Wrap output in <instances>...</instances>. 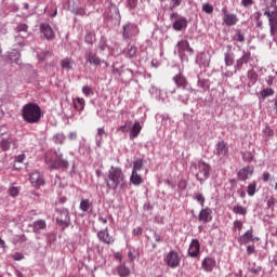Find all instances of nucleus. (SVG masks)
<instances>
[{
  "instance_id": "nucleus-1",
  "label": "nucleus",
  "mask_w": 277,
  "mask_h": 277,
  "mask_svg": "<svg viewBox=\"0 0 277 277\" xmlns=\"http://www.w3.org/2000/svg\"><path fill=\"white\" fill-rule=\"evenodd\" d=\"M44 163L48 166L49 170H62L66 172L70 168V162L64 157L62 149L54 151L53 154H45Z\"/></svg>"
},
{
  "instance_id": "nucleus-2",
  "label": "nucleus",
  "mask_w": 277,
  "mask_h": 277,
  "mask_svg": "<svg viewBox=\"0 0 277 277\" xmlns=\"http://www.w3.org/2000/svg\"><path fill=\"white\" fill-rule=\"evenodd\" d=\"M106 186L116 192V189H127V180L120 167L111 166L108 170V177L105 180Z\"/></svg>"
},
{
  "instance_id": "nucleus-3",
  "label": "nucleus",
  "mask_w": 277,
  "mask_h": 277,
  "mask_svg": "<svg viewBox=\"0 0 277 277\" xmlns=\"http://www.w3.org/2000/svg\"><path fill=\"white\" fill-rule=\"evenodd\" d=\"M22 118L27 124H38L42 120V108L36 103H28L22 108Z\"/></svg>"
},
{
  "instance_id": "nucleus-4",
  "label": "nucleus",
  "mask_w": 277,
  "mask_h": 277,
  "mask_svg": "<svg viewBox=\"0 0 277 277\" xmlns=\"http://www.w3.org/2000/svg\"><path fill=\"white\" fill-rule=\"evenodd\" d=\"M189 171L201 185L211 176V166L202 160L190 162Z\"/></svg>"
},
{
  "instance_id": "nucleus-5",
  "label": "nucleus",
  "mask_w": 277,
  "mask_h": 277,
  "mask_svg": "<svg viewBox=\"0 0 277 277\" xmlns=\"http://www.w3.org/2000/svg\"><path fill=\"white\" fill-rule=\"evenodd\" d=\"M172 80L175 83L177 90H183L184 92V94L179 95V101L184 103V105H187V101H189V94L195 92V90L192 88V84H189L187 78L183 74H176Z\"/></svg>"
},
{
  "instance_id": "nucleus-6",
  "label": "nucleus",
  "mask_w": 277,
  "mask_h": 277,
  "mask_svg": "<svg viewBox=\"0 0 277 277\" xmlns=\"http://www.w3.org/2000/svg\"><path fill=\"white\" fill-rule=\"evenodd\" d=\"M277 0H272L271 5L264 9V16L268 18V26L271 36H274L277 31Z\"/></svg>"
},
{
  "instance_id": "nucleus-7",
  "label": "nucleus",
  "mask_w": 277,
  "mask_h": 277,
  "mask_svg": "<svg viewBox=\"0 0 277 277\" xmlns=\"http://www.w3.org/2000/svg\"><path fill=\"white\" fill-rule=\"evenodd\" d=\"M170 21L172 23V29L174 31H185L189 25L187 17L179 14V12H173L170 14Z\"/></svg>"
},
{
  "instance_id": "nucleus-8",
  "label": "nucleus",
  "mask_w": 277,
  "mask_h": 277,
  "mask_svg": "<svg viewBox=\"0 0 277 277\" xmlns=\"http://www.w3.org/2000/svg\"><path fill=\"white\" fill-rule=\"evenodd\" d=\"M56 222L62 230L70 226V211L67 208H56Z\"/></svg>"
},
{
  "instance_id": "nucleus-9",
  "label": "nucleus",
  "mask_w": 277,
  "mask_h": 277,
  "mask_svg": "<svg viewBox=\"0 0 277 277\" xmlns=\"http://www.w3.org/2000/svg\"><path fill=\"white\" fill-rule=\"evenodd\" d=\"M140 34V28L136 24L131 22L124 24L122 26V38L123 40H131V38H135Z\"/></svg>"
},
{
  "instance_id": "nucleus-10",
  "label": "nucleus",
  "mask_w": 277,
  "mask_h": 277,
  "mask_svg": "<svg viewBox=\"0 0 277 277\" xmlns=\"http://www.w3.org/2000/svg\"><path fill=\"white\" fill-rule=\"evenodd\" d=\"M163 261L168 267H171V269H176V267L181 265V258L179 256V253L174 250L169 251L167 256H164Z\"/></svg>"
},
{
  "instance_id": "nucleus-11",
  "label": "nucleus",
  "mask_w": 277,
  "mask_h": 277,
  "mask_svg": "<svg viewBox=\"0 0 277 277\" xmlns=\"http://www.w3.org/2000/svg\"><path fill=\"white\" fill-rule=\"evenodd\" d=\"M30 183L32 186L36 187V189H40L47 181L44 180V174H42L40 171L35 170L29 174Z\"/></svg>"
},
{
  "instance_id": "nucleus-12",
  "label": "nucleus",
  "mask_w": 277,
  "mask_h": 277,
  "mask_svg": "<svg viewBox=\"0 0 277 277\" xmlns=\"http://www.w3.org/2000/svg\"><path fill=\"white\" fill-rule=\"evenodd\" d=\"M241 56L236 60V63L234 65L235 72H239L241 68H243V64H248L250 62V58L252 57V53L250 51L240 50Z\"/></svg>"
},
{
  "instance_id": "nucleus-13",
  "label": "nucleus",
  "mask_w": 277,
  "mask_h": 277,
  "mask_svg": "<svg viewBox=\"0 0 277 277\" xmlns=\"http://www.w3.org/2000/svg\"><path fill=\"white\" fill-rule=\"evenodd\" d=\"M177 55L183 60L185 57V53H189V55H194V49L189 45V41L182 39L176 43Z\"/></svg>"
},
{
  "instance_id": "nucleus-14",
  "label": "nucleus",
  "mask_w": 277,
  "mask_h": 277,
  "mask_svg": "<svg viewBox=\"0 0 277 277\" xmlns=\"http://www.w3.org/2000/svg\"><path fill=\"white\" fill-rule=\"evenodd\" d=\"M213 155L219 159H224L228 155V143L219 141L214 146Z\"/></svg>"
},
{
  "instance_id": "nucleus-15",
  "label": "nucleus",
  "mask_w": 277,
  "mask_h": 277,
  "mask_svg": "<svg viewBox=\"0 0 277 277\" xmlns=\"http://www.w3.org/2000/svg\"><path fill=\"white\" fill-rule=\"evenodd\" d=\"M97 239L101 243H105L106 246H111L116 241L114 236L109 235V228L106 227L97 232Z\"/></svg>"
},
{
  "instance_id": "nucleus-16",
  "label": "nucleus",
  "mask_w": 277,
  "mask_h": 277,
  "mask_svg": "<svg viewBox=\"0 0 277 277\" xmlns=\"http://www.w3.org/2000/svg\"><path fill=\"white\" fill-rule=\"evenodd\" d=\"M187 254L190 256V259H198V256H200V240L196 238L192 239Z\"/></svg>"
},
{
  "instance_id": "nucleus-17",
  "label": "nucleus",
  "mask_w": 277,
  "mask_h": 277,
  "mask_svg": "<svg viewBox=\"0 0 277 277\" xmlns=\"http://www.w3.org/2000/svg\"><path fill=\"white\" fill-rule=\"evenodd\" d=\"M111 18H115V21H120V9L116 6V4H111L107 11L104 12V21H111Z\"/></svg>"
},
{
  "instance_id": "nucleus-18",
  "label": "nucleus",
  "mask_w": 277,
  "mask_h": 277,
  "mask_svg": "<svg viewBox=\"0 0 277 277\" xmlns=\"http://www.w3.org/2000/svg\"><path fill=\"white\" fill-rule=\"evenodd\" d=\"M217 265V262L215 261V258L213 256H206L201 262V269L206 272L207 274H211L213 269H215Z\"/></svg>"
},
{
  "instance_id": "nucleus-19",
  "label": "nucleus",
  "mask_w": 277,
  "mask_h": 277,
  "mask_svg": "<svg viewBox=\"0 0 277 277\" xmlns=\"http://www.w3.org/2000/svg\"><path fill=\"white\" fill-rule=\"evenodd\" d=\"M15 31L17 34V36H15L16 40H18V38H22V40L29 38V26L25 23H18Z\"/></svg>"
},
{
  "instance_id": "nucleus-20",
  "label": "nucleus",
  "mask_w": 277,
  "mask_h": 277,
  "mask_svg": "<svg viewBox=\"0 0 277 277\" xmlns=\"http://www.w3.org/2000/svg\"><path fill=\"white\" fill-rule=\"evenodd\" d=\"M199 222H202V224H209L211 220H213V210L211 208L207 207L200 210L198 215Z\"/></svg>"
},
{
  "instance_id": "nucleus-21",
  "label": "nucleus",
  "mask_w": 277,
  "mask_h": 277,
  "mask_svg": "<svg viewBox=\"0 0 277 277\" xmlns=\"http://www.w3.org/2000/svg\"><path fill=\"white\" fill-rule=\"evenodd\" d=\"M40 31L43 34L45 40H53L55 38V31L48 23H43L40 25Z\"/></svg>"
},
{
  "instance_id": "nucleus-22",
  "label": "nucleus",
  "mask_w": 277,
  "mask_h": 277,
  "mask_svg": "<svg viewBox=\"0 0 277 277\" xmlns=\"http://www.w3.org/2000/svg\"><path fill=\"white\" fill-rule=\"evenodd\" d=\"M254 174V167L247 166L238 171V179L240 181H248Z\"/></svg>"
},
{
  "instance_id": "nucleus-23",
  "label": "nucleus",
  "mask_w": 277,
  "mask_h": 277,
  "mask_svg": "<svg viewBox=\"0 0 277 277\" xmlns=\"http://www.w3.org/2000/svg\"><path fill=\"white\" fill-rule=\"evenodd\" d=\"M85 60L91 66L96 67V66H101V64H103V60H101V57H98V55L92 51H89L87 53Z\"/></svg>"
},
{
  "instance_id": "nucleus-24",
  "label": "nucleus",
  "mask_w": 277,
  "mask_h": 277,
  "mask_svg": "<svg viewBox=\"0 0 277 277\" xmlns=\"http://www.w3.org/2000/svg\"><path fill=\"white\" fill-rule=\"evenodd\" d=\"M237 23H239V18L235 13H230L229 15L223 16V24L226 25V27H235Z\"/></svg>"
},
{
  "instance_id": "nucleus-25",
  "label": "nucleus",
  "mask_w": 277,
  "mask_h": 277,
  "mask_svg": "<svg viewBox=\"0 0 277 277\" xmlns=\"http://www.w3.org/2000/svg\"><path fill=\"white\" fill-rule=\"evenodd\" d=\"M42 230H47V221L44 220H38L32 223V232L36 235H40Z\"/></svg>"
},
{
  "instance_id": "nucleus-26",
  "label": "nucleus",
  "mask_w": 277,
  "mask_h": 277,
  "mask_svg": "<svg viewBox=\"0 0 277 277\" xmlns=\"http://www.w3.org/2000/svg\"><path fill=\"white\" fill-rule=\"evenodd\" d=\"M130 183L135 187H140L144 183V177L138 172L132 171L130 175Z\"/></svg>"
},
{
  "instance_id": "nucleus-27",
  "label": "nucleus",
  "mask_w": 277,
  "mask_h": 277,
  "mask_svg": "<svg viewBox=\"0 0 277 277\" xmlns=\"http://www.w3.org/2000/svg\"><path fill=\"white\" fill-rule=\"evenodd\" d=\"M196 64L203 66V68H209V64H211V57L207 53H201L197 57Z\"/></svg>"
},
{
  "instance_id": "nucleus-28",
  "label": "nucleus",
  "mask_w": 277,
  "mask_h": 277,
  "mask_svg": "<svg viewBox=\"0 0 277 277\" xmlns=\"http://www.w3.org/2000/svg\"><path fill=\"white\" fill-rule=\"evenodd\" d=\"M254 236V229L250 227L242 236L238 238L239 243H250Z\"/></svg>"
},
{
  "instance_id": "nucleus-29",
  "label": "nucleus",
  "mask_w": 277,
  "mask_h": 277,
  "mask_svg": "<svg viewBox=\"0 0 277 277\" xmlns=\"http://www.w3.org/2000/svg\"><path fill=\"white\" fill-rule=\"evenodd\" d=\"M61 68L63 70H74L75 69V60L70 57H65L61 61Z\"/></svg>"
},
{
  "instance_id": "nucleus-30",
  "label": "nucleus",
  "mask_w": 277,
  "mask_h": 277,
  "mask_svg": "<svg viewBox=\"0 0 277 277\" xmlns=\"http://www.w3.org/2000/svg\"><path fill=\"white\" fill-rule=\"evenodd\" d=\"M107 136V132L105 131V128H98L97 133L95 134V146L97 148H101L103 146V136Z\"/></svg>"
},
{
  "instance_id": "nucleus-31",
  "label": "nucleus",
  "mask_w": 277,
  "mask_h": 277,
  "mask_svg": "<svg viewBox=\"0 0 277 277\" xmlns=\"http://www.w3.org/2000/svg\"><path fill=\"white\" fill-rule=\"evenodd\" d=\"M117 274L119 277H129L131 276V268L127 266V264H119L117 266Z\"/></svg>"
},
{
  "instance_id": "nucleus-32",
  "label": "nucleus",
  "mask_w": 277,
  "mask_h": 277,
  "mask_svg": "<svg viewBox=\"0 0 277 277\" xmlns=\"http://www.w3.org/2000/svg\"><path fill=\"white\" fill-rule=\"evenodd\" d=\"M142 131V126L140 124V121H135L134 124H132V128L130 129V140H135L137 135H140Z\"/></svg>"
},
{
  "instance_id": "nucleus-33",
  "label": "nucleus",
  "mask_w": 277,
  "mask_h": 277,
  "mask_svg": "<svg viewBox=\"0 0 277 277\" xmlns=\"http://www.w3.org/2000/svg\"><path fill=\"white\" fill-rule=\"evenodd\" d=\"M146 163V160L138 158L133 161L132 172H142L144 170V164Z\"/></svg>"
},
{
  "instance_id": "nucleus-34",
  "label": "nucleus",
  "mask_w": 277,
  "mask_h": 277,
  "mask_svg": "<svg viewBox=\"0 0 277 277\" xmlns=\"http://www.w3.org/2000/svg\"><path fill=\"white\" fill-rule=\"evenodd\" d=\"M80 211H83V213L92 212V202L90 199H82L80 201Z\"/></svg>"
},
{
  "instance_id": "nucleus-35",
  "label": "nucleus",
  "mask_w": 277,
  "mask_h": 277,
  "mask_svg": "<svg viewBox=\"0 0 277 277\" xmlns=\"http://www.w3.org/2000/svg\"><path fill=\"white\" fill-rule=\"evenodd\" d=\"M9 58L11 62H14V64L19 65L21 64V51L14 49L9 53Z\"/></svg>"
},
{
  "instance_id": "nucleus-36",
  "label": "nucleus",
  "mask_w": 277,
  "mask_h": 277,
  "mask_svg": "<svg viewBox=\"0 0 277 277\" xmlns=\"http://www.w3.org/2000/svg\"><path fill=\"white\" fill-rule=\"evenodd\" d=\"M92 149H90V145L85 143H80L78 153L79 155H82V157H90V153Z\"/></svg>"
},
{
  "instance_id": "nucleus-37",
  "label": "nucleus",
  "mask_w": 277,
  "mask_h": 277,
  "mask_svg": "<svg viewBox=\"0 0 277 277\" xmlns=\"http://www.w3.org/2000/svg\"><path fill=\"white\" fill-rule=\"evenodd\" d=\"M74 107L77 111H83L85 108V100H83V97H76L74 100Z\"/></svg>"
},
{
  "instance_id": "nucleus-38",
  "label": "nucleus",
  "mask_w": 277,
  "mask_h": 277,
  "mask_svg": "<svg viewBox=\"0 0 277 277\" xmlns=\"http://www.w3.org/2000/svg\"><path fill=\"white\" fill-rule=\"evenodd\" d=\"M126 57H129V60H133L135 55H137V48L135 45H128V48L124 50Z\"/></svg>"
},
{
  "instance_id": "nucleus-39",
  "label": "nucleus",
  "mask_w": 277,
  "mask_h": 277,
  "mask_svg": "<svg viewBox=\"0 0 277 277\" xmlns=\"http://www.w3.org/2000/svg\"><path fill=\"white\" fill-rule=\"evenodd\" d=\"M53 142L54 144H58L60 146L64 145V142H66V134L63 132L54 134Z\"/></svg>"
},
{
  "instance_id": "nucleus-40",
  "label": "nucleus",
  "mask_w": 277,
  "mask_h": 277,
  "mask_svg": "<svg viewBox=\"0 0 277 277\" xmlns=\"http://www.w3.org/2000/svg\"><path fill=\"white\" fill-rule=\"evenodd\" d=\"M225 66H233L235 64V53L226 52L224 54Z\"/></svg>"
},
{
  "instance_id": "nucleus-41",
  "label": "nucleus",
  "mask_w": 277,
  "mask_h": 277,
  "mask_svg": "<svg viewBox=\"0 0 277 277\" xmlns=\"http://www.w3.org/2000/svg\"><path fill=\"white\" fill-rule=\"evenodd\" d=\"M12 144V138H2L0 141V148L3 153H8L10 150Z\"/></svg>"
},
{
  "instance_id": "nucleus-42",
  "label": "nucleus",
  "mask_w": 277,
  "mask_h": 277,
  "mask_svg": "<svg viewBox=\"0 0 277 277\" xmlns=\"http://www.w3.org/2000/svg\"><path fill=\"white\" fill-rule=\"evenodd\" d=\"M233 213L236 215H248V208L242 207V206H234L232 209Z\"/></svg>"
},
{
  "instance_id": "nucleus-43",
  "label": "nucleus",
  "mask_w": 277,
  "mask_h": 277,
  "mask_svg": "<svg viewBox=\"0 0 277 277\" xmlns=\"http://www.w3.org/2000/svg\"><path fill=\"white\" fill-rule=\"evenodd\" d=\"M262 271H263V267L256 265V263L254 262L250 264V266L248 267V272H250V274H253V276H259Z\"/></svg>"
},
{
  "instance_id": "nucleus-44",
  "label": "nucleus",
  "mask_w": 277,
  "mask_h": 277,
  "mask_svg": "<svg viewBox=\"0 0 277 277\" xmlns=\"http://www.w3.org/2000/svg\"><path fill=\"white\" fill-rule=\"evenodd\" d=\"M51 52L50 51H37V60L40 62H45V60H49L51 57Z\"/></svg>"
},
{
  "instance_id": "nucleus-45",
  "label": "nucleus",
  "mask_w": 277,
  "mask_h": 277,
  "mask_svg": "<svg viewBox=\"0 0 277 277\" xmlns=\"http://www.w3.org/2000/svg\"><path fill=\"white\" fill-rule=\"evenodd\" d=\"M132 127H133V121L127 120L123 126H120L118 128V131H120L121 133H129V131H131Z\"/></svg>"
},
{
  "instance_id": "nucleus-46",
  "label": "nucleus",
  "mask_w": 277,
  "mask_h": 277,
  "mask_svg": "<svg viewBox=\"0 0 277 277\" xmlns=\"http://www.w3.org/2000/svg\"><path fill=\"white\" fill-rule=\"evenodd\" d=\"M197 87L200 89L199 92H207V90H209V81L198 79Z\"/></svg>"
},
{
  "instance_id": "nucleus-47",
  "label": "nucleus",
  "mask_w": 277,
  "mask_h": 277,
  "mask_svg": "<svg viewBox=\"0 0 277 277\" xmlns=\"http://www.w3.org/2000/svg\"><path fill=\"white\" fill-rule=\"evenodd\" d=\"M84 42H87V44H94L96 42V35L92 31L87 32Z\"/></svg>"
},
{
  "instance_id": "nucleus-48",
  "label": "nucleus",
  "mask_w": 277,
  "mask_h": 277,
  "mask_svg": "<svg viewBox=\"0 0 277 277\" xmlns=\"http://www.w3.org/2000/svg\"><path fill=\"white\" fill-rule=\"evenodd\" d=\"M193 199L199 202L201 207H205L206 198L205 195H202V193H196Z\"/></svg>"
},
{
  "instance_id": "nucleus-49",
  "label": "nucleus",
  "mask_w": 277,
  "mask_h": 277,
  "mask_svg": "<svg viewBox=\"0 0 277 277\" xmlns=\"http://www.w3.org/2000/svg\"><path fill=\"white\" fill-rule=\"evenodd\" d=\"M254 159V154L251 151H245L242 153V160L246 161V163H252Z\"/></svg>"
},
{
  "instance_id": "nucleus-50",
  "label": "nucleus",
  "mask_w": 277,
  "mask_h": 277,
  "mask_svg": "<svg viewBox=\"0 0 277 277\" xmlns=\"http://www.w3.org/2000/svg\"><path fill=\"white\" fill-rule=\"evenodd\" d=\"M260 94L263 100L267 98V96H274V89L272 88L263 89Z\"/></svg>"
},
{
  "instance_id": "nucleus-51",
  "label": "nucleus",
  "mask_w": 277,
  "mask_h": 277,
  "mask_svg": "<svg viewBox=\"0 0 277 277\" xmlns=\"http://www.w3.org/2000/svg\"><path fill=\"white\" fill-rule=\"evenodd\" d=\"M247 194L248 196H254L256 194V182H252L251 184L248 185L247 187Z\"/></svg>"
},
{
  "instance_id": "nucleus-52",
  "label": "nucleus",
  "mask_w": 277,
  "mask_h": 277,
  "mask_svg": "<svg viewBox=\"0 0 277 277\" xmlns=\"http://www.w3.org/2000/svg\"><path fill=\"white\" fill-rule=\"evenodd\" d=\"M263 134L266 140H269V137H274V129H272L269 126H266L263 130Z\"/></svg>"
},
{
  "instance_id": "nucleus-53",
  "label": "nucleus",
  "mask_w": 277,
  "mask_h": 277,
  "mask_svg": "<svg viewBox=\"0 0 277 277\" xmlns=\"http://www.w3.org/2000/svg\"><path fill=\"white\" fill-rule=\"evenodd\" d=\"M234 40H236V42H246V37L241 30H237L234 35Z\"/></svg>"
},
{
  "instance_id": "nucleus-54",
  "label": "nucleus",
  "mask_w": 277,
  "mask_h": 277,
  "mask_svg": "<svg viewBox=\"0 0 277 277\" xmlns=\"http://www.w3.org/2000/svg\"><path fill=\"white\" fill-rule=\"evenodd\" d=\"M202 12H205L206 14H213V5H211L210 3L202 4Z\"/></svg>"
},
{
  "instance_id": "nucleus-55",
  "label": "nucleus",
  "mask_w": 277,
  "mask_h": 277,
  "mask_svg": "<svg viewBox=\"0 0 277 277\" xmlns=\"http://www.w3.org/2000/svg\"><path fill=\"white\" fill-rule=\"evenodd\" d=\"M19 192H21V189H18V187H16V186H11L9 188V194H10V196H12V198H16V196H18Z\"/></svg>"
},
{
  "instance_id": "nucleus-56",
  "label": "nucleus",
  "mask_w": 277,
  "mask_h": 277,
  "mask_svg": "<svg viewBox=\"0 0 277 277\" xmlns=\"http://www.w3.org/2000/svg\"><path fill=\"white\" fill-rule=\"evenodd\" d=\"M82 94H84V96H92V94H94V91L90 88V85H84L82 88Z\"/></svg>"
},
{
  "instance_id": "nucleus-57",
  "label": "nucleus",
  "mask_w": 277,
  "mask_h": 277,
  "mask_svg": "<svg viewBox=\"0 0 277 277\" xmlns=\"http://www.w3.org/2000/svg\"><path fill=\"white\" fill-rule=\"evenodd\" d=\"M234 230H238L239 233H241V228H243V222L236 220L234 221Z\"/></svg>"
},
{
  "instance_id": "nucleus-58",
  "label": "nucleus",
  "mask_w": 277,
  "mask_h": 277,
  "mask_svg": "<svg viewBox=\"0 0 277 277\" xmlns=\"http://www.w3.org/2000/svg\"><path fill=\"white\" fill-rule=\"evenodd\" d=\"M127 8L129 10H135L137 8V0H127Z\"/></svg>"
},
{
  "instance_id": "nucleus-59",
  "label": "nucleus",
  "mask_w": 277,
  "mask_h": 277,
  "mask_svg": "<svg viewBox=\"0 0 277 277\" xmlns=\"http://www.w3.org/2000/svg\"><path fill=\"white\" fill-rule=\"evenodd\" d=\"M181 3H183V0H171V5L169 8V10H176V8H179V5H181Z\"/></svg>"
},
{
  "instance_id": "nucleus-60",
  "label": "nucleus",
  "mask_w": 277,
  "mask_h": 277,
  "mask_svg": "<svg viewBox=\"0 0 277 277\" xmlns=\"http://www.w3.org/2000/svg\"><path fill=\"white\" fill-rule=\"evenodd\" d=\"M153 235L156 243H161V241H163V237H161V234H159L157 230H154Z\"/></svg>"
},
{
  "instance_id": "nucleus-61",
  "label": "nucleus",
  "mask_w": 277,
  "mask_h": 277,
  "mask_svg": "<svg viewBox=\"0 0 277 277\" xmlns=\"http://www.w3.org/2000/svg\"><path fill=\"white\" fill-rule=\"evenodd\" d=\"M144 229L142 227H136L132 230V235H134V237H142Z\"/></svg>"
},
{
  "instance_id": "nucleus-62",
  "label": "nucleus",
  "mask_w": 277,
  "mask_h": 277,
  "mask_svg": "<svg viewBox=\"0 0 277 277\" xmlns=\"http://www.w3.org/2000/svg\"><path fill=\"white\" fill-rule=\"evenodd\" d=\"M13 261H23V259H25V255L21 252H15L12 255Z\"/></svg>"
},
{
  "instance_id": "nucleus-63",
  "label": "nucleus",
  "mask_w": 277,
  "mask_h": 277,
  "mask_svg": "<svg viewBox=\"0 0 277 277\" xmlns=\"http://www.w3.org/2000/svg\"><path fill=\"white\" fill-rule=\"evenodd\" d=\"M74 14H76V16H85V9L78 8L76 10H74Z\"/></svg>"
},
{
  "instance_id": "nucleus-64",
  "label": "nucleus",
  "mask_w": 277,
  "mask_h": 277,
  "mask_svg": "<svg viewBox=\"0 0 277 277\" xmlns=\"http://www.w3.org/2000/svg\"><path fill=\"white\" fill-rule=\"evenodd\" d=\"M269 179H272V173L265 171V172L262 174V181H263L264 183H267V182H269Z\"/></svg>"
}]
</instances>
